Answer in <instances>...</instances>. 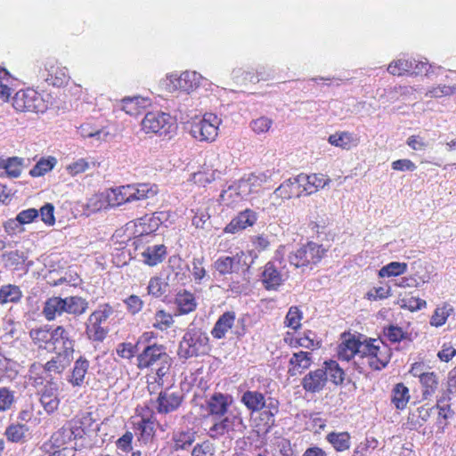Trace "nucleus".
Wrapping results in <instances>:
<instances>
[{
	"label": "nucleus",
	"mask_w": 456,
	"mask_h": 456,
	"mask_svg": "<svg viewBox=\"0 0 456 456\" xmlns=\"http://www.w3.org/2000/svg\"><path fill=\"white\" fill-rule=\"evenodd\" d=\"M137 361L139 369H151L153 373L149 375V379H153L159 385H163L162 379L169 371L171 366V358L167 354L165 346L156 344L146 346L137 356Z\"/></svg>",
	"instance_id": "1"
},
{
	"label": "nucleus",
	"mask_w": 456,
	"mask_h": 456,
	"mask_svg": "<svg viewBox=\"0 0 456 456\" xmlns=\"http://www.w3.org/2000/svg\"><path fill=\"white\" fill-rule=\"evenodd\" d=\"M158 193L156 185L149 183L127 184L109 189L105 191L107 205L111 208L126 203L144 200Z\"/></svg>",
	"instance_id": "2"
},
{
	"label": "nucleus",
	"mask_w": 456,
	"mask_h": 456,
	"mask_svg": "<svg viewBox=\"0 0 456 456\" xmlns=\"http://www.w3.org/2000/svg\"><path fill=\"white\" fill-rule=\"evenodd\" d=\"M210 350L209 338L200 328L190 325L179 343L178 355L189 359L204 355Z\"/></svg>",
	"instance_id": "3"
},
{
	"label": "nucleus",
	"mask_w": 456,
	"mask_h": 456,
	"mask_svg": "<svg viewBox=\"0 0 456 456\" xmlns=\"http://www.w3.org/2000/svg\"><path fill=\"white\" fill-rule=\"evenodd\" d=\"M409 373L418 379L424 400L431 399L438 392L441 386L440 376L424 361L411 363Z\"/></svg>",
	"instance_id": "4"
},
{
	"label": "nucleus",
	"mask_w": 456,
	"mask_h": 456,
	"mask_svg": "<svg viewBox=\"0 0 456 456\" xmlns=\"http://www.w3.org/2000/svg\"><path fill=\"white\" fill-rule=\"evenodd\" d=\"M362 359L372 370H381L389 363L392 357L391 348L387 344L378 338L363 340Z\"/></svg>",
	"instance_id": "5"
},
{
	"label": "nucleus",
	"mask_w": 456,
	"mask_h": 456,
	"mask_svg": "<svg viewBox=\"0 0 456 456\" xmlns=\"http://www.w3.org/2000/svg\"><path fill=\"white\" fill-rule=\"evenodd\" d=\"M217 419L210 427L208 435L213 439H219L224 435L232 436L235 433L242 434L247 426L244 423L240 411L232 408L224 416L216 417Z\"/></svg>",
	"instance_id": "6"
},
{
	"label": "nucleus",
	"mask_w": 456,
	"mask_h": 456,
	"mask_svg": "<svg viewBox=\"0 0 456 456\" xmlns=\"http://www.w3.org/2000/svg\"><path fill=\"white\" fill-rule=\"evenodd\" d=\"M141 127L145 134L162 136L173 134L176 129V124L168 113L151 111L142 119Z\"/></svg>",
	"instance_id": "7"
},
{
	"label": "nucleus",
	"mask_w": 456,
	"mask_h": 456,
	"mask_svg": "<svg viewBox=\"0 0 456 456\" xmlns=\"http://www.w3.org/2000/svg\"><path fill=\"white\" fill-rule=\"evenodd\" d=\"M206 79L196 71L186 70L181 74H170L163 81V86L169 93H191L202 85Z\"/></svg>",
	"instance_id": "8"
},
{
	"label": "nucleus",
	"mask_w": 456,
	"mask_h": 456,
	"mask_svg": "<svg viewBox=\"0 0 456 456\" xmlns=\"http://www.w3.org/2000/svg\"><path fill=\"white\" fill-rule=\"evenodd\" d=\"M221 118L213 113H206L202 118L193 120L190 126V134L200 142H213L218 134Z\"/></svg>",
	"instance_id": "9"
},
{
	"label": "nucleus",
	"mask_w": 456,
	"mask_h": 456,
	"mask_svg": "<svg viewBox=\"0 0 456 456\" xmlns=\"http://www.w3.org/2000/svg\"><path fill=\"white\" fill-rule=\"evenodd\" d=\"M12 105L18 111L45 112L48 106L40 94L33 89L20 90L15 94Z\"/></svg>",
	"instance_id": "10"
},
{
	"label": "nucleus",
	"mask_w": 456,
	"mask_h": 456,
	"mask_svg": "<svg viewBox=\"0 0 456 456\" xmlns=\"http://www.w3.org/2000/svg\"><path fill=\"white\" fill-rule=\"evenodd\" d=\"M111 314V307L104 305L89 315L86 322V334L90 340L101 342L106 338L108 329L104 324Z\"/></svg>",
	"instance_id": "11"
},
{
	"label": "nucleus",
	"mask_w": 456,
	"mask_h": 456,
	"mask_svg": "<svg viewBox=\"0 0 456 456\" xmlns=\"http://www.w3.org/2000/svg\"><path fill=\"white\" fill-rule=\"evenodd\" d=\"M248 256L245 252L240 251L232 256H219L213 264L214 269L220 275H227L239 273L240 271L245 272L249 268L247 262Z\"/></svg>",
	"instance_id": "12"
},
{
	"label": "nucleus",
	"mask_w": 456,
	"mask_h": 456,
	"mask_svg": "<svg viewBox=\"0 0 456 456\" xmlns=\"http://www.w3.org/2000/svg\"><path fill=\"white\" fill-rule=\"evenodd\" d=\"M312 184L309 182V176L300 174L293 179H288L282 183L275 191V194L283 199L300 197L304 192L305 195L312 193Z\"/></svg>",
	"instance_id": "13"
},
{
	"label": "nucleus",
	"mask_w": 456,
	"mask_h": 456,
	"mask_svg": "<svg viewBox=\"0 0 456 456\" xmlns=\"http://www.w3.org/2000/svg\"><path fill=\"white\" fill-rule=\"evenodd\" d=\"M344 379L345 372L339 364L333 360L326 361L322 368L315 370V391L323 388L328 380L338 386Z\"/></svg>",
	"instance_id": "14"
},
{
	"label": "nucleus",
	"mask_w": 456,
	"mask_h": 456,
	"mask_svg": "<svg viewBox=\"0 0 456 456\" xmlns=\"http://www.w3.org/2000/svg\"><path fill=\"white\" fill-rule=\"evenodd\" d=\"M40 403L47 414L55 412L60 405L59 383L53 378L46 381L40 392Z\"/></svg>",
	"instance_id": "15"
},
{
	"label": "nucleus",
	"mask_w": 456,
	"mask_h": 456,
	"mask_svg": "<svg viewBox=\"0 0 456 456\" xmlns=\"http://www.w3.org/2000/svg\"><path fill=\"white\" fill-rule=\"evenodd\" d=\"M183 402L180 391L165 389L159 394L156 401V410L160 414H167L178 409Z\"/></svg>",
	"instance_id": "16"
},
{
	"label": "nucleus",
	"mask_w": 456,
	"mask_h": 456,
	"mask_svg": "<svg viewBox=\"0 0 456 456\" xmlns=\"http://www.w3.org/2000/svg\"><path fill=\"white\" fill-rule=\"evenodd\" d=\"M207 411L213 417L224 416L232 410L233 403L232 395L222 393H214L207 401Z\"/></svg>",
	"instance_id": "17"
},
{
	"label": "nucleus",
	"mask_w": 456,
	"mask_h": 456,
	"mask_svg": "<svg viewBox=\"0 0 456 456\" xmlns=\"http://www.w3.org/2000/svg\"><path fill=\"white\" fill-rule=\"evenodd\" d=\"M343 341L338 346V359L342 361L349 362L355 355L362 357V352L363 347V341L356 338L355 336L351 334H343Z\"/></svg>",
	"instance_id": "18"
},
{
	"label": "nucleus",
	"mask_w": 456,
	"mask_h": 456,
	"mask_svg": "<svg viewBox=\"0 0 456 456\" xmlns=\"http://www.w3.org/2000/svg\"><path fill=\"white\" fill-rule=\"evenodd\" d=\"M257 220L256 213L252 209H245L234 216L225 226L224 232L237 233L255 224Z\"/></svg>",
	"instance_id": "19"
},
{
	"label": "nucleus",
	"mask_w": 456,
	"mask_h": 456,
	"mask_svg": "<svg viewBox=\"0 0 456 456\" xmlns=\"http://www.w3.org/2000/svg\"><path fill=\"white\" fill-rule=\"evenodd\" d=\"M42 77L53 86H62L69 80V72L65 67H61L54 62H47L45 71L42 72Z\"/></svg>",
	"instance_id": "20"
},
{
	"label": "nucleus",
	"mask_w": 456,
	"mask_h": 456,
	"mask_svg": "<svg viewBox=\"0 0 456 456\" xmlns=\"http://www.w3.org/2000/svg\"><path fill=\"white\" fill-rule=\"evenodd\" d=\"M61 346L66 355H72L74 352V339L70 333L63 326H57L52 330L51 347L56 348Z\"/></svg>",
	"instance_id": "21"
},
{
	"label": "nucleus",
	"mask_w": 456,
	"mask_h": 456,
	"mask_svg": "<svg viewBox=\"0 0 456 456\" xmlns=\"http://www.w3.org/2000/svg\"><path fill=\"white\" fill-rule=\"evenodd\" d=\"M328 142L332 146L350 151L359 145L360 137L348 131H338L329 136Z\"/></svg>",
	"instance_id": "22"
},
{
	"label": "nucleus",
	"mask_w": 456,
	"mask_h": 456,
	"mask_svg": "<svg viewBox=\"0 0 456 456\" xmlns=\"http://www.w3.org/2000/svg\"><path fill=\"white\" fill-rule=\"evenodd\" d=\"M169 263L170 265L167 268L170 272L167 275V282H172L176 285H185L189 280V267L183 265L180 258L171 257Z\"/></svg>",
	"instance_id": "23"
},
{
	"label": "nucleus",
	"mask_w": 456,
	"mask_h": 456,
	"mask_svg": "<svg viewBox=\"0 0 456 456\" xmlns=\"http://www.w3.org/2000/svg\"><path fill=\"white\" fill-rule=\"evenodd\" d=\"M69 434L70 433L66 428V427L65 426L62 427L61 428H60L59 430H57L56 432H54L52 435L49 442L45 443L43 445V448L46 452H50V449H52V448H56V450L66 449V452H65L66 455L74 456V451L72 449H68L66 447H63L65 444H68L69 443L71 442Z\"/></svg>",
	"instance_id": "24"
},
{
	"label": "nucleus",
	"mask_w": 456,
	"mask_h": 456,
	"mask_svg": "<svg viewBox=\"0 0 456 456\" xmlns=\"http://www.w3.org/2000/svg\"><path fill=\"white\" fill-rule=\"evenodd\" d=\"M196 440V432L192 429L174 431L171 437L173 451L187 450Z\"/></svg>",
	"instance_id": "25"
},
{
	"label": "nucleus",
	"mask_w": 456,
	"mask_h": 456,
	"mask_svg": "<svg viewBox=\"0 0 456 456\" xmlns=\"http://www.w3.org/2000/svg\"><path fill=\"white\" fill-rule=\"evenodd\" d=\"M240 401L248 411L254 412L264 409L269 399L266 400L265 395L258 391L248 390L243 393Z\"/></svg>",
	"instance_id": "26"
},
{
	"label": "nucleus",
	"mask_w": 456,
	"mask_h": 456,
	"mask_svg": "<svg viewBox=\"0 0 456 456\" xmlns=\"http://www.w3.org/2000/svg\"><path fill=\"white\" fill-rule=\"evenodd\" d=\"M89 369V362L85 357L80 356L75 362L71 373L68 378V382L73 387H82L85 383L86 375Z\"/></svg>",
	"instance_id": "27"
},
{
	"label": "nucleus",
	"mask_w": 456,
	"mask_h": 456,
	"mask_svg": "<svg viewBox=\"0 0 456 456\" xmlns=\"http://www.w3.org/2000/svg\"><path fill=\"white\" fill-rule=\"evenodd\" d=\"M264 68H258L256 74L250 70H245L242 68H235L232 71V78L238 85H246L248 83H256L260 79H267L262 71Z\"/></svg>",
	"instance_id": "28"
},
{
	"label": "nucleus",
	"mask_w": 456,
	"mask_h": 456,
	"mask_svg": "<svg viewBox=\"0 0 456 456\" xmlns=\"http://www.w3.org/2000/svg\"><path fill=\"white\" fill-rule=\"evenodd\" d=\"M235 314L233 312L224 313L215 323L211 335L216 339H222L234 324Z\"/></svg>",
	"instance_id": "29"
},
{
	"label": "nucleus",
	"mask_w": 456,
	"mask_h": 456,
	"mask_svg": "<svg viewBox=\"0 0 456 456\" xmlns=\"http://www.w3.org/2000/svg\"><path fill=\"white\" fill-rule=\"evenodd\" d=\"M415 60L400 58L391 61L387 67V71L393 76H406L413 73L414 69L418 68Z\"/></svg>",
	"instance_id": "30"
},
{
	"label": "nucleus",
	"mask_w": 456,
	"mask_h": 456,
	"mask_svg": "<svg viewBox=\"0 0 456 456\" xmlns=\"http://www.w3.org/2000/svg\"><path fill=\"white\" fill-rule=\"evenodd\" d=\"M63 313H65V298L53 297L45 302L42 314L47 321H53Z\"/></svg>",
	"instance_id": "31"
},
{
	"label": "nucleus",
	"mask_w": 456,
	"mask_h": 456,
	"mask_svg": "<svg viewBox=\"0 0 456 456\" xmlns=\"http://www.w3.org/2000/svg\"><path fill=\"white\" fill-rule=\"evenodd\" d=\"M285 280L273 263H267L262 274V281L267 289H276Z\"/></svg>",
	"instance_id": "32"
},
{
	"label": "nucleus",
	"mask_w": 456,
	"mask_h": 456,
	"mask_svg": "<svg viewBox=\"0 0 456 456\" xmlns=\"http://www.w3.org/2000/svg\"><path fill=\"white\" fill-rule=\"evenodd\" d=\"M167 254V248L163 244L148 246L142 252V262L150 266L161 263Z\"/></svg>",
	"instance_id": "33"
},
{
	"label": "nucleus",
	"mask_w": 456,
	"mask_h": 456,
	"mask_svg": "<svg viewBox=\"0 0 456 456\" xmlns=\"http://www.w3.org/2000/svg\"><path fill=\"white\" fill-rule=\"evenodd\" d=\"M289 262L295 267H304L314 259V246L311 242L301 247L289 256Z\"/></svg>",
	"instance_id": "34"
},
{
	"label": "nucleus",
	"mask_w": 456,
	"mask_h": 456,
	"mask_svg": "<svg viewBox=\"0 0 456 456\" xmlns=\"http://www.w3.org/2000/svg\"><path fill=\"white\" fill-rule=\"evenodd\" d=\"M175 304L180 314H188L197 307L194 295L187 290L180 291L175 295Z\"/></svg>",
	"instance_id": "35"
},
{
	"label": "nucleus",
	"mask_w": 456,
	"mask_h": 456,
	"mask_svg": "<svg viewBox=\"0 0 456 456\" xmlns=\"http://www.w3.org/2000/svg\"><path fill=\"white\" fill-rule=\"evenodd\" d=\"M410 390L403 383H397L394 386L391 392V403L397 410H404L410 401Z\"/></svg>",
	"instance_id": "36"
},
{
	"label": "nucleus",
	"mask_w": 456,
	"mask_h": 456,
	"mask_svg": "<svg viewBox=\"0 0 456 456\" xmlns=\"http://www.w3.org/2000/svg\"><path fill=\"white\" fill-rule=\"evenodd\" d=\"M29 337L38 347L45 349L51 347L52 330L48 326L32 329L29 331Z\"/></svg>",
	"instance_id": "37"
},
{
	"label": "nucleus",
	"mask_w": 456,
	"mask_h": 456,
	"mask_svg": "<svg viewBox=\"0 0 456 456\" xmlns=\"http://www.w3.org/2000/svg\"><path fill=\"white\" fill-rule=\"evenodd\" d=\"M396 304L402 308L409 310L410 312H416L426 308L427 302L426 300L415 297L412 293H404L403 295L400 294L399 298Z\"/></svg>",
	"instance_id": "38"
},
{
	"label": "nucleus",
	"mask_w": 456,
	"mask_h": 456,
	"mask_svg": "<svg viewBox=\"0 0 456 456\" xmlns=\"http://www.w3.org/2000/svg\"><path fill=\"white\" fill-rule=\"evenodd\" d=\"M326 439L337 452H345L351 446V436L348 432H330Z\"/></svg>",
	"instance_id": "39"
},
{
	"label": "nucleus",
	"mask_w": 456,
	"mask_h": 456,
	"mask_svg": "<svg viewBox=\"0 0 456 456\" xmlns=\"http://www.w3.org/2000/svg\"><path fill=\"white\" fill-rule=\"evenodd\" d=\"M24 159L19 157H12L0 160V170H4L10 177H18L22 172Z\"/></svg>",
	"instance_id": "40"
},
{
	"label": "nucleus",
	"mask_w": 456,
	"mask_h": 456,
	"mask_svg": "<svg viewBox=\"0 0 456 456\" xmlns=\"http://www.w3.org/2000/svg\"><path fill=\"white\" fill-rule=\"evenodd\" d=\"M72 355H66V353L61 352L48 361L44 369L48 372L61 373L69 364Z\"/></svg>",
	"instance_id": "41"
},
{
	"label": "nucleus",
	"mask_w": 456,
	"mask_h": 456,
	"mask_svg": "<svg viewBox=\"0 0 456 456\" xmlns=\"http://www.w3.org/2000/svg\"><path fill=\"white\" fill-rule=\"evenodd\" d=\"M88 308V302L77 296L65 297V313L73 315H81Z\"/></svg>",
	"instance_id": "42"
},
{
	"label": "nucleus",
	"mask_w": 456,
	"mask_h": 456,
	"mask_svg": "<svg viewBox=\"0 0 456 456\" xmlns=\"http://www.w3.org/2000/svg\"><path fill=\"white\" fill-rule=\"evenodd\" d=\"M261 411L259 417L260 421L263 422V425L265 427V430L268 431L274 425V417L279 411L278 403L272 398H269L267 405H265Z\"/></svg>",
	"instance_id": "43"
},
{
	"label": "nucleus",
	"mask_w": 456,
	"mask_h": 456,
	"mask_svg": "<svg viewBox=\"0 0 456 456\" xmlns=\"http://www.w3.org/2000/svg\"><path fill=\"white\" fill-rule=\"evenodd\" d=\"M22 292L16 285H4L0 289V303H16L20 300Z\"/></svg>",
	"instance_id": "44"
},
{
	"label": "nucleus",
	"mask_w": 456,
	"mask_h": 456,
	"mask_svg": "<svg viewBox=\"0 0 456 456\" xmlns=\"http://www.w3.org/2000/svg\"><path fill=\"white\" fill-rule=\"evenodd\" d=\"M408 268V265L406 263L401 262H391L384 266H382L378 273L379 278H389V277H396L403 274Z\"/></svg>",
	"instance_id": "45"
},
{
	"label": "nucleus",
	"mask_w": 456,
	"mask_h": 456,
	"mask_svg": "<svg viewBox=\"0 0 456 456\" xmlns=\"http://www.w3.org/2000/svg\"><path fill=\"white\" fill-rule=\"evenodd\" d=\"M57 159L54 157L40 159L37 164L30 169L29 175L33 177L42 176L51 171L56 165Z\"/></svg>",
	"instance_id": "46"
},
{
	"label": "nucleus",
	"mask_w": 456,
	"mask_h": 456,
	"mask_svg": "<svg viewBox=\"0 0 456 456\" xmlns=\"http://www.w3.org/2000/svg\"><path fill=\"white\" fill-rule=\"evenodd\" d=\"M237 184L233 182L224 189L220 194V200L226 206H232L242 200L240 191L237 190Z\"/></svg>",
	"instance_id": "47"
},
{
	"label": "nucleus",
	"mask_w": 456,
	"mask_h": 456,
	"mask_svg": "<svg viewBox=\"0 0 456 456\" xmlns=\"http://www.w3.org/2000/svg\"><path fill=\"white\" fill-rule=\"evenodd\" d=\"M28 432V428L24 424H12L10 425L4 432V435L8 441L12 443H20L21 442L26 434Z\"/></svg>",
	"instance_id": "48"
},
{
	"label": "nucleus",
	"mask_w": 456,
	"mask_h": 456,
	"mask_svg": "<svg viewBox=\"0 0 456 456\" xmlns=\"http://www.w3.org/2000/svg\"><path fill=\"white\" fill-rule=\"evenodd\" d=\"M137 430L139 431V441L147 444L151 441L154 434V423L148 419H142L137 423Z\"/></svg>",
	"instance_id": "49"
},
{
	"label": "nucleus",
	"mask_w": 456,
	"mask_h": 456,
	"mask_svg": "<svg viewBox=\"0 0 456 456\" xmlns=\"http://www.w3.org/2000/svg\"><path fill=\"white\" fill-rule=\"evenodd\" d=\"M174 323L173 315L164 310H158L153 317L152 326L161 331L167 330Z\"/></svg>",
	"instance_id": "50"
},
{
	"label": "nucleus",
	"mask_w": 456,
	"mask_h": 456,
	"mask_svg": "<svg viewBox=\"0 0 456 456\" xmlns=\"http://www.w3.org/2000/svg\"><path fill=\"white\" fill-rule=\"evenodd\" d=\"M216 446L213 442L205 439L197 443L191 449V456H215Z\"/></svg>",
	"instance_id": "51"
},
{
	"label": "nucleus",
	"mask_w": 456,
	"mask_h": 456,
	"mask_svg": "<svg viewBox=\"0 0 456 456\" xmlns=\"http://www.w3.org/2000/svg\"><path fill=\"white\" fill-rule=\"evenodd\" d=\"M122 109L129 115H136L139 109L143 108L148 103L147 99L135 96L132 98H125L122 101Z\"/></svg>",
	"instance_id": "52"
},
{
	"label": "nucleus",
	"mask_w": 456,
	"mask_h": 456,
	"mask_svg": "<svg viewBox=\"0 0 456 456\" xmlns=\"http://www.w3.org/2000/svg\"><path fill=\"white\" fill-rule=\"evenodd\" d=\"M167 282H164L160 277L155 276L150 279L147 291L150 296L160 297L167 292Z\"/></svg>",
	"instance_id": "53"
},
{
	"label": "nucleus",
	"mask_w": 456,
	"mask_h": 456,
	"mask_svg": "<svg viewBox=\"0 0 456 456\" xmlns=\"http://www.w3.org/2000/svg\"><path fill=\"white\" fill-rule=\"evenodd\" d=\"M235 183L238 187L237 190L240 191L242 200H245L251 193L258 191L256 183L253 180H251V176L249 175L248 176L242 177Z\"/></svg>",
	"instance_id": "54"
},
{
	"label": "nucleus",
	"mask_w": 456,
	"mask_h": 456,
	"mask_svg": "<svg viewBox=\"0 0 456 456\" xmlns=\"http://www.w3.org/2000/svg\"><path fill=\"white\" fill-rule=\"evenodd\" d=\"M220 174L221 173L217 170L199 171L192 174L191 181L195 184L205 187L207 184L216 180V175L219 176Z\"/></svg>",
	"instance_id": "55"
},
{
	"label": "nucleus",
	"mask_w": 456,
	"mask_h": 456,
	"mask_svg": "<svg viewBox=\"0 0 456 456\" xmlns=\"http://www.w3.org/2000/svg\"><path fill=\"white\" fill-rule=\"evenodd\" d=\"M392 295L389 285L374 287L365 294V298L370 301H378L388 298Z\"/></svg>",
	"instance_id": "56"
},
{
	"label": "nucleus",
	"mask_w": 456,
	"mask_h": 456,
	"mask_svg": "<svg viewBox=\"0 0 456 456\" xmlns=\"http://www.w3.org/2000/svg\"><path fill=\"white\" fill-rule=\"evenodd\" d=\"M290 362L294 365V370L297 369V370L300 371L299 369L304 370L311 365L312 354L310 352L300 351L297 354H294L290 359Z\"/></svg>",
	"instance_id": "57"
},
{
	"label": "nucleus",
	"mask_w": 456,
	"mask_h": 456,
	"mask_svg": "<svg viewBox=\"0 0 456 456\" xmlns=\"http://www.w3.org/2000/svg\"><path fill=\"white\" fill-rule=\"evenodd\" d=\"M455 92V86L438 85L428 89L425 95L429 98H441L452 95Z\"/></svg>",
	"instance_id": "58"
},
{
	"label": "nucleus",
	"mask_w": 456,
	"mask_h": 456,
	"mask_svg": "<svg viewBox=\"0 0 456 456\" xmlns=\"http://www.w3.org/2000/svg\"><path fill=\"white\" fill-rule=\"evenodd\" d=\"M91 164H94V162H90L87 159L82 158L69 164L66 170L69 175L75 176L88 170Z\"/></svg>",
	"instance_id": "59"
},
{
	"label": "nucleus",
	"mask_w": 456,
	"mask_h": 456,
	"mask_svg": "<svg viewBox=\"0 0 456 456\" xmlns=\"http://www.w3.org/2000/svg\"><path fill=\"white\" fill-rule=\"evenodd\" d=\"M384 335L392 343L401 342L407 338V332L396 325H389L384 329Z\"/></svg>",
	"instance_id": "60"
},
{
	"label": "nucleus",
	"mask_w": 456,
	"mask_h": 456,
	"mask_svg": "<svg viewBox=\"0 0 456 456\" xmlns=\"http://www.w3.org/2000/svg\"><path fill=\"white\" fill-rule=\"evenodd\" d=\"M14 401V391L5 387H0V412L10 410Z\"/></svg>",
	"instance_id": "61"
},
{
	"label": "nucleus",
	"mask_w": 456,
	"mask_h": 456,
	"mask_svg": "<svg viewBox=\"0 0 456 456\" xmlns=\"http://www.w3.org/2000/svg\"><path fill=\"white\" fill-rule=\"evenodd\" d=\"M302 314L296 306H291L285 317V325L292 330H297L301 326Z\"/></svg>",
	"instance_id": "62"
},
{
	"label": "nucleus",
	"mask_w": 456,
	"mask_h": 456,
	"mask_svg": "<svg viewBox=\"0 0 456 456\" xmlns=\"http://www.w3.org/2000/svg\"><path fill=\"white\" fill-rule=\"evenodd\" d=\"M203 258H193L191 262V272L194 281L200 284L203 279L207 276V272L203 266Z\"/></svg>",
	"instance_id": "63"
},
{
	"label": "nucleus",
	"mask_w": 456,
	"mask_h": 456,
	"mask_svg": "<svg viewBox=\"0 0 456 456\" xmlns=\"http://www.w3.org/2000/svg\"><path fill=\"white\" fill-rule=\"evenodd\" d=\"M86 206L91 212H96L106 208L108 205L105 198V192L91 197L88 200Z\"/></svg>",
	"instance_id": "64"
}]
</instances>
